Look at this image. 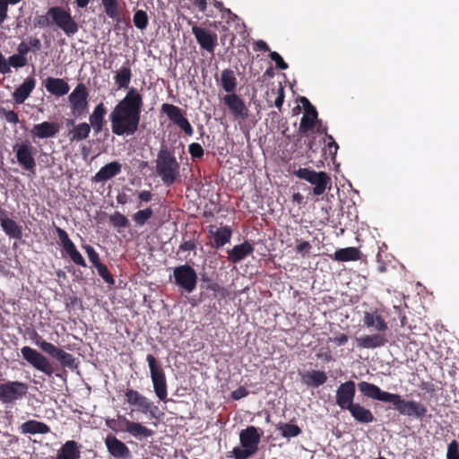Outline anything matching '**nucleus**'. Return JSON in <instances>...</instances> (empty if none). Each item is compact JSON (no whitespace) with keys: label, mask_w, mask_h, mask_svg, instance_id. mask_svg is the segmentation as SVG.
Instances as JSON below:
<instances>
[{"label":"nucleus","mask_w":459,"mask_h":459,"mask_svg":"<svg viewBox=\"0 0 459 459\" xmlns=\"http://www.w3.org/2000/svg\"><path fill=\"white\" fill-rule=\"evenodd\" d=\"M143 99L136 88H130L109 114L112 134L117 136L134 135L139 128Z\"/></svg>","instance_id":"1"},{"label":"nucleus","mask_w":459,"mask_h":459,"mask_svg":"<svg viewBox=\"0 0 459 459\" xmlns=\"http://www.w3.org/2000/svg\"><path fill=\"white\" fill-rule=\"evenodd\" d=\"M33 25L39 29L56 26L68 37L74 35L79 30L70 10L62 6L49 7L45 14L36 15Z\"/></svg>","instance_id":"2"},{"label":"nucleus","mask_w":459,"mask_h":459,"mask_svg":"<svg viewBox=\"0 0 459 459\" xmlns=\"http://www.w3.org/2000/svg\"><path fill=\"white\" fill-rule=\"evenodd\" d=\"M363 325L367 328H373L377 333L356 338L359 348L376 349L386 344L387 339L384 333L388 330V325L377 309L364 312Z\"/></svg>","instance_id":"3"},{"label":"nucleus","mask_w":459,"mask_h":459,"mask_svg":"<svg viewBox=\"0 0 459 459\" xmlns=\"http://www.w3.org/2000/svg\"><path fill=\"white\" fill-rule=\"evenodd\" d=\"M156 173L166 186H171L180 176V164L177 160L174 151L162 146L158 152Z\"/></svg>","instance_id":"4"},{"label":"nucleus","mask_w":459,"mask_h":459,"mask_svg":"<svg viewBox=\"0 0 459 459\" xmlns=\"http://www.w3.org/2000/svg\"><path fill=\"white\" fill-rule=\"evenodd\" d=\"M293 174L300 179H304L314 185L313 194L315 195H321L325 193L326 188L331 186V178L325 171H316L309 168H299L294 170Z\"/></svg>","instance_id":"5"},{"label":"nucleus","mask_w":459,"mask_h":459,"mask_svg":"<svg viewBox=\"0 0 459 459\" xmlns=\"http://www.w3.org/2000/svg\"><path fill=\"white\" fill-rule=\"evenodd\" d=\"M390 403L401 415L422 420L428 412L427 407L420 402L404 400L398 394H394Z\"/></svg>","instance_id":"6"},{"label":"nucleus","mask_w":459,"mask_h":459,"mask_svg":"<svg viewBox=\"0 0 459 459\" xmlns=\"http://www.w3.org/2000/svg\"><path fill=\"white\" fill-rule=\"evenodd\" d=\"M175 284L186 293H192L197 285V273L189 264L176 266L173 270Z\"/></svg>","instance_id":"7"},{"label":"nucleus","mask_w":459,"mask_h":459,"mask_svg":"<svg viewBox=\"0 0 459 459\" xmlns=\"http://www.w3.org/2000/svg\"><path fill=\"white\" fill-rule=\"evenodd\" d=\"M150 368L151 378L153 384L154 392L160 401H165L168 395L167 381L163 368L159 365L155 357L148 354L146 357Z\"/></svg>","instance_id":"8"},{"label":"nucleus","mask_w":459,"mask_h":459,"mask_svg":"<svg viewBox=\"0 0 459 459\" xmlns=\"http://www.w3.org/2000/svg\"><path fill=\"white\" fill-rule=\"evenodd\" d=\"M22 358L34 368L46 374L47 376H52L54 373V368L50 360L44 356L42 353L35 349L29 346H24L21 349Z\"/></svg>","instance_id":"9"},{"label":"nucleus","mask_w":459,"mask_h":459,"mask_svg":"<svg viewBox=\"0 0 459 459\" xmlns=\"http://www.w3.org/2000/svg\"><path fill=\"white\" fill-rule=\"evenodd\" d=\"M28 392L27 384L20 381H7L0 384V402L4 404L13 403L22 399Z\"/></svg>","instance_id":"10"},{"label":"nucleus","mask_w":459,"mask_h":459,"mask_svg":"<svg viewBox=\"0 0 459 459\" xmlns=\"http://www.w3.org/2000/svg\"><path fill=\"white\" fill-rule=\"evenodd\" d=\"M18 163L27 171L35 172L36 160L34 155L36 149L28 141L13 146Z\"/></svg>","instance_id":"11"},{"label":"nucleus","mask_w":459,"mask_h":459,"mask_svg":"<svg viewBox=\"0 0 459 459\" xmlns=\"http://www.w3.org/2000/svg\"><path fill=\"white\" fill-rule=\"evenodd\" d=\"M161 112L166 114L168 118L178 127H179L186 135L192 136L194 129L186 117H185L182 109L169 103H164L161 106Z\"/></svg>","instance_id":"12"},{"label":"nucleus","mask_w":459,"mask_h":459,"mask_svg":"<svg viewBox=\"0 0 459 459\" xmlns=\"http://www.w3.org/2000/svg\"><path fill=\"white\" fill-rule=\"evenodd\" d=\"M89 92L84 83L80 82L70 93L68 100L72 112L76 117H82L87 111Z\"/></svg>","instance_id":"13"},{"label":"nucleus","mask_w":459,"mask_h":459,"mask_svg":"<svg viewBox=\"0 0 459 459\" xmlns=\"http://www.w3.org/2000/svg\"><path fill=\"white\" fill-rule=\"evenodd\" d=\"M56 233L59 238V243L63 250L70 257V259L79 266L86 267L87 264L82 254L76 248L74 243L70 239L67 232L60 227H56Z\"/></svg>","instance_id":"14"},{"label":"nucleus","mask_w":459,"mask_h":459,"mask_svg":"<svg viewBox=\"0 0 459 459\" xmlns=\"http://www.w3.org/2000/svg\"><path fill=\"white\" fill-rule=\"evenodd\" d=\"M356 394V385L352 380L342 383L336 390L335 403L342 410H348L353 403Z\"/></svg>","instance_id":"15"},{"label":"nucleus","mask_w":459,"mask_h":459,"mask_svg":"<svg viewBox=\"0 0 459 459\" xmlns=\"http://www.w3.org/2000/svg\"><path fill=\"white\" fill-rule=\"evenodd\" d=\"M126 400L131 406L137 407V411L142 413H150L152 417H155L153 410H157V406L152 403L144 395L134 389H127L125 393Z\"/></svg>","instance_id":"16"},{"label":"nucleus","mask_w":459,"mask_h":459,"mask_svg":"<svg viewBox=\"0 0 459 459\" xmlns=\"http://www.w3.org/2000/svg\"><path fill=\"white\" fill-rule=\"evenodd\" d=\"M192 33L195 35L200 48L208 53L213 54L217 46V34L211 32L205 28H201L195 24L192 26Z\"/></svg>","instance_id":"17"},{"label":"nucleus","mask_w":459,"mask_h":459,"mask_svg":"<svg viewBox=\"0 0 459 459\" xmlns=\"http://www.w3.org/2000/svg\"><path fill=\"white\" fill-rule=\"evenodd\" d=\"M359 391L366 397L384 403H390L393 393L381 390L377 385L366 381L358 384Z\"/></svg>","instance_id":"18"},{"label":"nucleus","mask_w":459,"mask_h":459,"mask_svg":"<svg viewBox=\"0 0 459 459\" xmlns=\"http://www.w3.org/2000/svg\"><path fill=\"white\" fill-rule=\"evenodd\" d=\"M224 102L236 118L245 120L248 117V109L243 100L237 94L226 95Z\"/></svg>","instance_id":"19"},{"label":"nucleus","mask_w":459,"mask_h":459,"mask_svg":"<svg viewBox=\"0 0 459 459\" xmlns=\"http://www.w3.org/2000/svg\"><path fill=\"white\" fill-rule=\"evenodd\" d=\"M262 434L263 432L259 433L255 427H247L240 432L239 440L241 446L257 452Z\"/></svg>","instance_id":"20"},{"label":"nucleus","mask_w":459,"mask_h":459,"mask_svg":"<svg viewBox=\"0 0 459 459\" xmlns=\"http://www.w3.org/2000/svg\"><path fill=\"white\" fill-rule=\"evenodd\" d=\"M105 445L108 453L115 458H127L130 456V450L126 445L113 435L107 436Z\"/></svg>","instance_id":"21"},{"label":"nucleus","mask_w":459,"mask_h":459,"mask_svg":"<svg viewBox=\"0 0 459 459\" xmlns=\"http://www.w3.org/2000/svg\"><path fill=\"white\" fill-rule=\"evenodd\" d=\"M60 126L56 122L45 121L34 125L30 130V135L33 139H44L54 137L59 132Z\"/></svg>","instance_id":"22"},{"label":"nucleus","mask_w":459,"mask_h":459,"mask_svg":"<svg viewBox=\"0 0 459 459\" xmlns=\"http://www.w3.org/2000/svg\"><path fill=\"white\" fill-rule=\"evenodd\" d=\"M107 108L102 102L99 103L89 117L91 129L92 128L95 134L102 132L105 124V116Z\"/></svg>","instance_id":"23"},{"label":"nucleus","mask_w":459,"mask_h":459,"mask_svg":"<svg viewBox=\"0 0 459 459\" xmlns=\"http://www.w3.org/2000/svg\"><path fill=\"white\" fill-rule=\"evenodd\" d=\"M36 86L33 77H27L23 82L13 92V99L17 104H22L30 95Z\"/></svg>","instance_id":"24"},{"label":"nucleus","mask_w":459,"mask_h":459,"mask_svg":"<svg viewBox=\"0 0 459 459\" xmlns=\"http://www.w3.org/2000/svg\"><path fill=\"white\" fill-rule=\"evenodd\" d=\"M44 86L49 93L57 97L67 94L70 90L69 84L61 78L48 77Z\"/></svg>","instance_id":"25"},{"label":"nucleus","mask_w":459,"mask_h":459,"mask_svg":"<svg viewBox=\"0 0 459 459\" xmlns=\"http://www.w3.org/2000/svg\"><path fill=\"white\" fill-rule=\"evenodd\" d=\"M253 252V246L249 242L245 241L239 245L234 246L228 251V259L230 262L236 264L251 255Z\"/></svg>","instance_id":"26"},{"label":"nucleus","mask_w":459,"mask_h":459,"mask_svg":"<svg viewBox=\"0 0 459 459\" xmlns=\"http://www.w3.org/2000/svg\"><path fill=\"white\" fill-rule=\"evenodd\" d=\"M123 421L126 424L125 429L126 432L137 439L148 438L154 434L153 430L139 422L131 421L129 420H123Z\"/></svg>","instance_id":"27"},{"label":"nucleus","mask_w":459,"mask_h":459,"mask_svg":"<svg viewBox=\"0 0 459 459\" xmlns=\"http://www.w3.org/2000/svg\"><path fill=\"white\" fill-rule=\"evenodd\" d=\"M122 165L118 161H111L103 166L94 176L96 182H105L121 172Z\"/></svg>","instance_id":"28"},{"label":"nucleus","mask_w":459,"mask_h":459,"mask_svg":"<svg viewBox=\"0 0 459 459\" xmlns=\"http://www.w3.org/2000/svg\"><path fill=\"white\" fill-rule=\"evenodd\" d=\"M354 420L362 424H368L375 421V417L370 410L365 408L359 403H355L348 409Z\"/></svg>","instance_id":"29"},{"label":"nucleus","mask_w":459,"mask_h":459,"mask_svg":"<svg viewBox=\"0 0 459 459\" xmlns=\"http://www.w3.org/2000/svg\"><path fill=\"white\" fill-rule=\"evenodd\" d=\"M81 456L80 446L74 440L66 441L58 450L55 459H79Z\"/></svg>","instance_id":"30"},{"label":"nucleus","mask_w":459,"mask_h":459,"mask_svg":"<svg viewBox=\"0 0 459 459\" xmlns=\"http://www.w3.org/2000/svg\"><path fill=\"white\" fill-rule=\"evenodd\" d=\"M22 434H48L50 432L48 425L36 420H29L20 426Z\"/></svg>","instance_id":"31"},{"label":"nucleus","mask_w":459,"mask_h":459,"mask_svg":"<svg viewBox=\"0 0 459 459\" xmlns=\"http://www.w3.org/2000/svg\"><path fill=\"white\" fill-rule=\"evenodd\" d=\"M49 356L57 359L63 368H68L71 370H74L78 367V364L75 361V358L72 354L56 346L54 348Z\"/></svg>","instance_id":"32"},{"label":"nucleus","mask_w":459,"mask_h":459,"mask_svg":"<svg viewBox=\"0 0 459 459\" xmlns=\"http://www.w3.org/2000/svg\"><path fill=\"white\" fill-rule=\"evenodd\" d=\"M132 78V70L129 65V60L117 71L114 81L119 89H127Z\"/></svg>","instance_id":"33"},{"label":"nucleus","mask_w":459,"mask_h":459,"mask_svg":"<svg viewBox=\"0 0 459 459\" xmlns=\"http://www.w3.org/2000/svg\"><path fill=\"white\" fill-rule=\"evenodd\" d=\"M330 257L339 262L357 261L360 258V251L357 247H350L337 249Z\"/></svg>","instance_id":"34"},{"label":"nucleus","mask_w":459,"mask_h":459,"mask_svg":"<svg viewBox=\"0 0 459 459\" xmlns=\"http://www.w3.org/2000/svg\"><path fill=\"white\" fill-rule=\"evenodd\" d=\"M302 380L308 385L318 387L326 382L327 376L324 371L312 370L304 374L302 376Z\"/></svg>","instance_id":"35"},{"label":"nucleus","mask_w":459,"mask_h":459,"mask_svg":"<svg viewBox=\"0 0 459 459\" xmlns=\"http://www.w3.org/2000/svg\"><path fill=\"white\" fill-rule=\"evenodd\" d=\"M91 126L82 122L74 126V128L69 132V139L71 142H81L89 137L91 133Z\"/></svg>","instance_id":"36"},{"label":"nucleus","mask_w":459,"mask_h":459,"mask_svg":"<svg viewBox=\"0 0 459 459\" xmlns=\"http://www.w3.org/2000/svg\"><path fill=\"white\" fill-rule=\"evenodd\" d=\"M1 226L4 231L11 238H21L22 232L21 227L17 224V222L10 218H7L6 215L0 219Z\"/></svg>","instance_id":"37"},{"label":"nucleus","mask_w":459,"mask_h":459,"mask_svg":"<svg viewBox=\"0 0 459 459\" xmlns=\"http://www.w3.org/2000/svg\"><path fill=\"white\" fill-rule=\"evenodd\" d=\"M212 233L213 235L214 240L213 246L216 248L221 247L229 243L232 236V230L228 226L218 228L214 232Z\"/></svg>","instance_id":"38"},{"label":"nucleus","mask_w":459,"mask_h":459,"mask_svg":"<svg viewBox=\"0 0 459 459\" xmlns=\"http://www.w3.org/2000/svg\"><path fill=\"white\" fill-rule=\"evenodd\" d=\"M317 116L316 110L311 111V113L305 112L300 120L299 133L300 134H306L307 132L312 131L315 128Z\"/></svg>","instance_id":"39"},{"label":"nucleus","mask_w":459,"mask_h":459,"mask_svg":"<svg viewBox=\"0 0 459 459\" xmlns=\"http://www.w3.org/2000/svg\"><path fill=\"white\" fill-rule=\"evenodd\" d=\"M105 13L108 17L119 22L121 11L118 0H101Z\"/></svg>","instance_id":"40"},{"label":"nucleus","mask_w":459,"mask_h":459,"mask_svg":"<svg viewBox=\"0 0 459 459\" xmlns=\"http://www.w3.org/2000/svg\"><path fill=\"white\" fill-rule=\"evenodd\" d=\"M221 86L227 92H233L235 91L237 79L232 70L225 69L221 72Z\"/></svg>","instance_id":"41"},{"label":"nucleus","mask_w":459,"mask_h":459,"mask_svg":"<svg viewBox=\"0 0 459 459\" xmlns=\"http://www.w3.org/2000/svg\"><path fill=\"white\" fill-rule=\"evenodd\" d=\"M276 429L281 432V436L286 438L298 437L302 432L298 425L291 423H279Z\"/></svg>","instance_id":"42"},{"label":"nucleus","mask_w":459,"mask_h":459,"mask_svg":"<svg viewBox=\"0 0 459 459\" xmlns=\"http://www.w3.org/2000/svg\"><path fill=\"white\" fill-rule=\"evenodd\" d=\"M109 223L120 232L123 229L129 226V221L126 215L120 212H115L108 217Z\"/></svg>","instance_id":"43"},{"label":"nucleus","mask_w":459,"mask_h":459,"mask_svg":"<svg viewBox=\"0 0 459 459\" xmlns=\"http://www.w3.org/2000/svg\"><path fill=\"white\" fill-rule=\"evenodd\" d=\"M153 215V211L151 207L143 210H139L133 215V221L138 227H143Z\"/></svg>","instance_id":"44"},{"label":"nucleus","mask_w":459,"mask_h":459,"mask_svg":"<svg viewBox=\"0 0 459 459\" xmlns=\"http://www.w3.org/2000/svg\"><path fill=\"white\" fill-rule=\"evenodd\" d=\"M133 22L137 29H146L149 23V18L146 12L143 10H137L134 14Z\"/></svg>","instance_id":"45"},{"label":"nucleus","mask_w":459,"mask_h":459,"mask_svg":"<svg viewBox=\"0 0 459 459\" xmlns=\"http://www.w3.org/2000/svg\"><path fill=\"white\" fill-rule=\"evenodd\" d=\"M34 343L39 347L44 352L50 355L56 345L51 342L45 341L42 336H40L38 333H34V337L32 338Z\"/></svg>","instance_id":"46"},{"label":"nucleus","mask_w":459,"mask_h":459,"mask_svg":"<svg viewBox=\"0 0 459 459\" xmlns=\"http://www.w3.org/2000/svg\"><path fill=\"white\" fill-rule=\"evenodd\" d=\"M123 420H127L124 415L118 414L117 419L108 420L106 421V424L108 428L113 429L114 431H123L126 432V424L124 423Z\"/></svg>","instance_id":"47"},{"label":"nucleus","mask_w":459,"mask_h":459,"mask_svg":"<svg viewBox=\"0 0 459 459\" xmlns=\"http://www.w3.org/2000/svg\"><path fill=\"white\" fill-rule=\"evenodd\" d=\"M203 281L208 282L206 286L207 290L213 291L221 298H225L228 295L227 290L224 287L221 286L219 283L212 281V280L205 276L203 277Z\"/></svg>","instance_id":"48"},{"label":"nucleus","mask_w":459,"mask_h":459,"mask_svg":"<svg viewBox=\"0 0 459 459\" xmlns=\"http://www.w3.org/2000/svg\"><path fill=\"white\" fill-rule=\"evenodd\" d=\"M256 452L252 450L251 448H247L241 446H236L232 450V455L235 459H247L250 456L254 455Z\"/></svg>","instance_id":"49"},{"label":"nucleus","mask_w":459,"mask_h":459,"mask_svg":"<svg viewBox=\"0 0 459 459\" xmlns=\"http://www.w3.org/2000/svg\"><path fill=\"white\" fill-rule=\"evenodd\" d=\"M28 64V59L26 56H21L17 54H14L9 56L7 60V65H10V68L13 67L15 69L24 67Z\"/></svg>","instance_id":"50"},{"label":"nucleus","mask_w":459,"mask_h":459,"mask_svg":"<svg viewBox=\"0 0 459 459\" xmlns=\"http://www.w3.org/2000/svg\"><path fill=\"white\" fill-rule=\"evenodd\" d=\"M99 275L108 284H114L115 281L112 274L109 273L107 265L103 263L99 264L95 266Z\"/></svg>","instance_id":"51"},{"label":"nucleus","mask_w":459,"mask_h":459,"mask_svg":"<svg viewBox=\"0 0 459 459\" xmlns=\"http://www.w3.org/2000/svg\"><path fill=\"white\" fill-rule=\"evenodd\" d=\"M82 247L85 250L90 262L92 264V265L94 267L101 263L100 255H99L98 252L94 249L93 247H91V245H87V244L82 245Z\"/></svg>","instance_id":"52"},{"label":"nucleus","mask_w":459,"mask_h":459,"mask_svg":"<svg viewBox=\"0 0 459 459\" xmlns=\"http://www.w3.org/2000/svg\"><path fill=\"white\" fill-rule=\"evenodd\" d=\"M271 94L272 95H277V97H276V99L274 100V105L279 109H281V106H282V104L284 102V98H285L284 88L282 87V85L280 83L276 89H274V88L272 89Z\"/></svg>","instance_id":"53"},{"label":"nucleus","mask_w":459,"mask_h":459,"mask_svg":"<svg viewBox=\"0 0 459 459\" xmlns=\"http://www.w3.org/2000/svg\"><path fill=\"white\" fill-rule=\"evenodd\" d=\"M446 459H459V443L455 439L447 446Z\"/></svg>","instance_id":"54"},{"label":"nucleus","mask_w":459,"mask_h":459,"mask_svg":"<svg viewBox=\"0 0 459 459\" xmlns=\"http://www.w3.org/2000/svg\"><path fill=\"white\" fill-rule=\"evenodd\" d=\"M0 114L8 123L16 125L20 121L18 114L13 110H6L5 108H1Z\"/></svg>","instance_id":"55"},{"label":"nucleus","mask_w":459,"mask_h":459,"mask_svg":"<svg viewBox=\"0 0 459 459\" xmlns=\"http://www.w3.org/2000/svg\"><path fill=\"white\" fill-rule=\"evenodd\" d=\"M188 152L193 159H202L204 154L203 147L197 143H192L189 144Z\"/></svg>","instance_id":"56"},{"label":"nucleus","mask_w":459,"mask_h":459,"mask_svg":"<svg viewBox=\"0 0 459 459\" xmlns=\"http://www.w3.org/2000/svg\"><path fill=\"white\" fill-rule=\"evenodd\" d=\"M270 58L275 62L276 66L281 70H286L289 65L288 64L282 59L281 55L275 51H270Z\"/></svg>","instance_id":"57"},{"label":"nucleus","mask_w":459,"mask_h":459,"mask_svg":"<svg viewBox=\"0 0 459 459\" xmlns=\"http://www.w3.org/2000/svg\"><path fill=\"white\" fill-rule=\"evenodd\" d=\"M311 248L312 246L308 241H301L296 246V251L303 255L309 254Z\"/></svg>","instance_id":"58"},{"label":"nucleus","mask_w":459,"mask_h":459,"mask_svg":"<svg viewBox=\"0 0 459 459\" xmlns=\"http://www.w3.org/2000/svg\"><path fill=\"white\" fill-rule=\"evenodd\" d=\"M248 391L244 386H239L231 393V398L233 400H240L248 395Z\"/></svg>","instance_id":"59"},{"label":"nucleus","mask_w":459,"mask_h":459,"mask_svg":"<svg viewBox=\"0 0 459 459\" xmlns=\"http://www.w3.org/2000/svg\"><path fill=\"white\" fill-rule=\"evenodd\" d=\"M7 13H8L7 1L0 0V25H2L3 22L6 20Z\"/></svg>","instance_id":"60"},{"label":"nucleus","mask_w":459,"mask_h":459,"mask_svg":"<svg viewBox=\"0 0 459 459\" xmlns=\"http://www.w3.org/2000/svg\"><path fill=\"white\" fill-rule=\"evenodd\" d=\"M196 248V245L194 240H185L183 241L179 247V251H194Z\"/></svg>","instance_id":"61"},{"label":"nucleus","mask_w":459,"mask_h":459,"mask_svg":"<svg viewBox=\"0 0 459 459\" xmlns=\"http://www.w3.org/2000/svg\"><path fill=\"white\" fill-rule=\"evenodd\" d=\"M153 195L149 190H143L138 193V198L142 203H149L152 201Z\"/></svg>","instance_id":"62"},{"label":"nucleus","mask_w":459,"mask_h":459,"mask_svg":"<svg viewBox=\"0 0 459 459\" xmlns=\"http://www.w3.org/2000/svg\"><path fill=\"white\" fill-rule=\"evenodd\" d=\"M254 50L255 51H264V52L269 51L270 52V48L265 41L259 39L254 43Z\"/></svg>","instance_id":"63"},{"label":"nucleus","mask_w":459,"mask_h":459,"mask_svg":"<svg viewBox=\"0 0 459 459\" xmlns=\"http://www.w3.org/2000/svg\"><path fill=\"white\" fill-rule=\"evenodd\" d=\"M30 51V48L24 41L21 42L17 47V55L21 56H26V55Z\"/></svg>","instance_id":"64"}]
</instances>
